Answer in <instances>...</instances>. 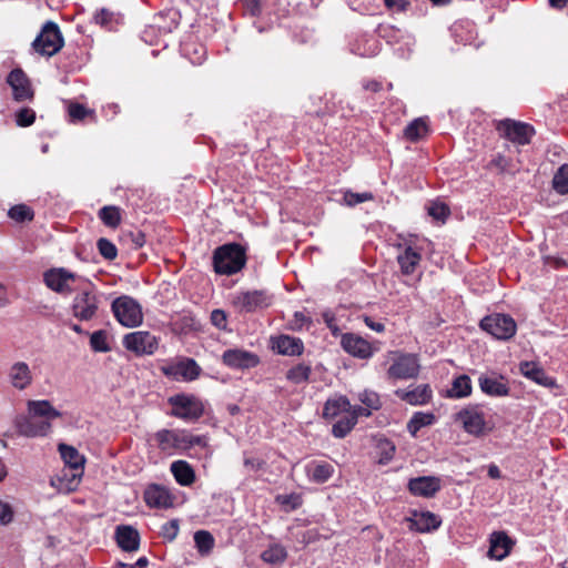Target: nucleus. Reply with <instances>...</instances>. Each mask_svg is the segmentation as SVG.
Instances as JSON below:
<instances>
[{
    "mask_svg": "<svg viewBox=\"0 0 568 568\" xmlns=\"http://www.w3.org/2000/svg\"><path fill=\"white\" fill-rule=\"evenodd\" d=\"M115 540L118 546L126 552H133L140 548V534L130 525H119L115 528Z\"/></svg>",
    "mask_w": 568,
    "mask_h": 568,
    "instance_id": "nucleus-24",
    "label": "nucleus"
},
{
    "mask_svg": "<svg viewBox=\"0 0 568 568\" xmlns=\"http://www.w3.org/2000/svg\"><path fill=\"white\" fill-rule=\"evenodd\" d=\"M274 500L285 513L294 511L303 505V497L298 493L278 494Z\"/></svg>",
    "mask_w": 568,
    "mask_h": 568,
    "instance_id": "nucleus-41",
    "label": "nucleus"
},
{
    "mask_svg": "<svg viewBox=\"0 0 568 568\" xmlns=\"http://www.w3.org/2000/svg\"><path fill=\"white\" fill-rule=\"evenodd\" d=\"M552 187L559 194L568 193V164H562L554 175Z\"/></svg>",
    "mask_w": 568,
    "mask_h": 568,
    "instance_id": "nucleus-50",
    "label": "nucleus"
},
{
    "mask_svg": "<svg viewBox=\"0 0 568 568\" xmlns=\"http://www.w3.org/2000/svg\"><path fill=\"white\" fill-rule=\"evenodd\" d=\"M395 395L413 406L426 405L433 397V390L428 384H420L413 389H397Z\"/></svg>",
    "mask_w": 568,
    "mask_h": 568,
    "instance_id": "nucleus-21",
    "label": "nucleus"
},
{
    "mask_svg": "<svg viewBox=\"0 0 568 568\" xmlns=\"http://www.w3.org/2000/svg\"><path fill=\"white\" fill-rule=\"evenodd\" d=\"M519 369L525 377L540 386L547 388H554L557 386L556 379L549 376L546 371L535 362H523L520 363Z\"/></svg>",
    "mask_w": 568,
    "mask_h": 568,
    "instance_id": "nucleus-23",
    "label": "nucleus"
},
{
    "mask_svg": "<svg viewBox=\"0 0 568 568\" xmlns=\"http://www.w3.org/2000/svg\"><path fill=\"white\" fill-rule=\"evenodd\" d=\"M508 163L509 161L505 155L497 154L494 159H491L489 165L497 168L503 173L507 171Z\"/></svg>",
    "mask_w": 568,
    "mask_h": 568,
    "instance_id": "nucleus-64",
    "label": "nucleus"
},
{
    "mask_svg": "<svg viewBox=\"0 0 568 568\" xmlns=\"http://www.w3.org/2000/svg\"><path fill=\"white\" fill-rule=\"evenodd\" d=\"M7 83L12 89V95L16 101L22 102L33 97L31 80L22 69H13L7 77Z\"/></svg>",
    "mask_w": 568,
    "mask_h": 568,
    "instance_id": "nucleus-15",
    "label": "nucleus"
},
{
    "mask_svg": "<svg viewBox=\"0 0 568 568\" xmlns=\"http://www.w3.org/2000/svg\"><path fill=\"white\" fill-rule=\"evenodd\" d=\"M312 367L310 364L298 363L286 372V379L293 384L300 385L310 381Z\"/></svg>",
    "mask_w": 568,
    "mask_h": 568,
    "instance_id": "nucleus-42",
    "label": "nucleus"
},
{
    "mask_svg": "<svg viewBox=\"0 0 568 568\" xmlns=\"http://www.w3.org/2000/svg\"><path fill=\"white\" fill-rule=\"evenodd\" d=\"M62 417V413L54 408L49 400L38 399V437L47 436L52 432L53 423Z\"/></svg>",
    "mask_w": 568,
    "mask_h": 568,
    "instance_id": "nucleus-20",
    "label": "nucleus"
},
{
    "mask_svg": "<svg viewBox=\"0 0 568 568\" xmlns=\"http://www.w3.org/2000/svg\"><path fill=\"white\" fill-rule=\"evenodd\" d=\"M193 538L195 548L202 557L209 556L212 552L215 546V539L210 531L197 530Z\"/></svg>",
    "mask_w": 568,
    "mask_h": 568,
    "instance_id": "nucleus-39",
    "label": "nucleus"
},
{
    "mask_svg": "<svg viewBox=\"0 0 568 568\" xmlns=\"http://www.w3.org/2000/svg\"><path fill=\"white\" fill-rule=\"evenodd\" d=\"M123 346L136 356L153 355L159 347V339L148 331H136L124 335Z\"/></svg>",
    "mask_w": 568,
    "mask_h": 568,
    "instance_id": "nucleus-10",
    "label": "nucleus"
},
{
    "mask_svg": "<svg viewBox=\"0 0 568 568\" xmlns=\"http://www.w3.org/2000/svg\"><path fill=\"white\" fill-rule=\"evenodd\" d=\"M176 440H174V448L187 449L194 446H201L204 440L201 436L192 435L186 430H176Z\"/></svg>",
    "mask_w": 568,
    "mask_h": 568,
    "instance_id": "nucleus-46",
    "label": "nucleus"
},
{
    "mask_svg": "<svg viewBox=\"0 0 568 568\" xmlns=\"http://www.w3.org/2000/svg\"><path fill=\"white\" fill-rule=\"evenodd\" d=\"M243 7L247 13L252 17H257L261 14V1L260 0H242Z\"/></svg>",
    "mask_w": 568,
    "mask_h": 568,
    "instance_id": "nucleus-61",
    "label": "nucleus"
},
{
    "mask_svg": "<svg viewBox=\"0 0 568 568\" xmlns=\"http://www.w3.org/2000/svg\"><path fill=\"white\" fill-rule=\"evenodd\" d=\"M64 45L60 27L53 21H47L38 32V54L52 57Z\"/></svg>",
    "mask_w": 568,
    "mask_h": 568,
    "instance_id": "nucleus-8",
    "label": "nucleus"
},
{
    "mask_svg": "<svg viewBox=\"0 0 568 568\" xmlns=\"http://www.w3.org/2000/svg\"><path fill=\"white\" fill-rule=\"evenodd\" d=\"M143 499L150 508L168 509L174 504V496L162 485L150 484L145 487Z\"/></svg>",
    "mask_w": 568,
    "mask_h": 568,
    "instance_id": "nucleus-17",
    "label": "nucleus"
},
{
    "mask_svg": "<svg viewBox=\"0 0 568 568\" xmlns=\"http://www.w3.org/2000/svg\"><path fill=\"white\" fill-rule=\"evenodd\" d=\"M471 390L473 386L470 377L463 374L453 379L452 386L445 390L444 397L460 399L468 397L471 394Z\"/></svg>",
    "mask_w": 568,
    "mask_h": 568,
    "instance_id": "nucleus-29",
    "label": "nucleus"
},
{
    "mask_svg": "<svg viewBox=\"0 0 568 568\" xmlns=\"http://www.w3.org/2000/svg\"><path fill=\"white\" fill-rule=\"evenodd\" d=\"M8 215L10 219H12L13 221H16L18 223H21L24 221H32L33 216H34L33 210L24 204H18V205L12 206L9 210Z\"/></svg>",
    "mask_w": 568,
    "mask_h": 568,
    "instance_id": "nucleus-51",
    "label": "nucleus"
},
{
    "mask_svg": "<svg viewBox=\"0 0 568 568\" xmlns=\"http://www.w3.org/2000/svg\"><path fill=\"white\" fill-rule=\"evenodd\" d=\"M222 363L232 369H250L260 364V357L250 351L230 348L222 354Z\"/></svg>",
    "mask_w": 568,
    "mask_h": 568,
    "instance_id": "nucleus-14",
    "label": "nucleus"
},
{
    "mask_svg": "<svg viewBox=\"0 0 568 568\" xmlns=\"http://www.w3.org/2000/svg\"><path fill=\"white\" fill-rule=\"evenodd\" d=\"M180 530V523L178 519H171L164 523L161 527L160 535L168 541H173Z\"/></svg>",
    "mask_w": 568,
    "mask_h": 568,
    "instance_id": "nucleus-56",
    "label": "nucleus"
},
{
    "mask_svg": "<svg viewBox=\"0 0 568 568\" xmlns=\"http://www.w3.org/2000/svg\"><path fill=\"white\" fill-rule=\"evenodd\" d=\"M271 304L272 295L265 290L239 292L232 297V305L239 313H254Z\"/></svg>",
    "mask_w": 568,
    "mask_h": 568,
    "instance_id": "nucleus-7",
    "label": "nucleus"
},
{
    "mask_svg": "<svg viewBox=\"0 0 568 568\" xmlns=\"http://www.w3.org/2000/svg\"><path fill=\"white\" fill-rule=\"evenodd\" d=\"M306 474L311 481L326 483L334 474V467L327 462H312L306 466Z\"/></svg>",
    "mask_w": 568,
    "mask_h": 568,
    "instance_id": "nucleus-31",
    "label": "nucleus"
},
{
    "mask_svg": "<svg viewBox=\"0 0 568 568\" xmlns=\"http://www.w3.org/2000/svg\"><path fill=\"white\" fill-rule=\"evenodd\" d=\"M435 423V415L433 413L416 412L413 414L407 423V432L416 437L417 433L426 426H430Z\"/></svg>",
    "mask_w": 568,
    "mask_h": 568,
    "instance_id": "nucleus-37",
    "label": "nucleus"
},
{
    "mask_svg": "<svg viewBox=\"0 0 568 568\" xmlns=\"http://www.w3.org/2000/svg\"><path fill=\"white\" fill-rule=\"evenodd\" d=\"M59 452L65 468L84 471L85 458L75 447L68 444H60Z\"/></svg>",
    "mask_w": 568,
    "mask_h": 568,
    "instance_id": "nucleus-32",
    "label": "nucleus"
},
{
    "mask_svg": "<svg viewBox=\"0 0 568 568\" xmlns=\"http://www.w3.org/2000/svg\"><path fill=\"white\" fill-rule=\"evenodd\" d=\"M429 132L427 118H417L404 129V138L409 142H418Z\"/></svg>",
    "mask_w": 568,
    "mask_h": 568,
    "instance_id": "nucleus-35",
    "label": "nucleus"
},
{
    "mask_svg": "<svg viewBox=\"0 0 568 568\" xmlns=\"http://www.w3.org/2000/svg\"><path fill=\"white\" fill-rule=\"evenodd\" d=\"M373 199L374 195L371 192L355 193L347 191L344 193V201L348 206H355L359 203L372 201Z\"/></svg>",
    "mask_w": 568,
    "mask_h": 568,
    "instance_id": "nucleus-55",
    "label": "nucleus"
},
{
    "mask_svg": "<svg viewBox=\"0 0 568 568\" xmlns=\"http://www.w3.org/2000/svg\"><path fill=\"white\" fill-rule=\"evenodd\" d=\"M261 559L272 565L283 564L287 559V550L281 544H271L261 554Z\"/></svg>",
    "mask_w": 568,
    "mask_h": 568,
    "instance_id": "nucleus-40",
    "label": "nucleus"
},
{
    "mask_svg": "<svg viewBox=\"0 0 568 568\" xmlns=\"http://www.w3.org/2000/svg\"><path fill=\"white\" fill-rule=\"evenodd\" d=\"M99 253L108 261H112L118 256L116 246L108 239L101 237L97 242Z\"/></svg>",
    "mask_w": 568,
    "mask_h": 568,
    "instance_id": "nucleus-54",
    "label": "nucleus"
},
{
    "mask_svg": "<svg viewBox=\"0 0 568 568\" xmlns=\"http://www.w3.org/2000/svg\"><path fill=\"white\" fill-rule=\"evenodd\" d=\"M359 400L371 410H376L381 407V399L378 394L372 390H364L361 393Z\"/></svg>",
    "mask_w": 568,
    "mask_h": 568,
    "instance_id": "nucleus-57",
    "label": "nucleus"
},
{
    "mask_svg": "<svg viewBox=\"0 0 568 568\" xmlns=\"http://www.w3.org/2000/svg\"><path fill=\"white\" fill-rule=\"evenodd\" d=\"M427 212L433 219L442 222L450 214L449 207L443 202H430L427 206Z\"/></svg>",
    "mask_w": 568,
    "mask_h": 568,
    "instance_id": "nucleus-53",
    "label": "nucleus"
},
{
    "mask_svg": "<svg viewBox=\"0 0 568 568\" xmlns=\"http://www.w3.org/2000/svg\"><path fill=\"white\" fill-rule=\"evenodd\" d=\"M11 385L18 389H24L32 383V374L29 366L23 362L14 363L9 371Z\"/></svg>",
    "mask_w": 568,
    "mask_h": 568,
    "instance_id": "nucleus-28",
    "label": "nucleus"
},
{
    "mask_svg": "<svg viewBox=\"0 0 568 568\" xmlns=\"http://www.w3.org/2000/svg\"><path fill=\"white\" fill-rule=\"evenodd\" d=\"M115 320L124 327H138L143 322L141 304L129 295H121L111 303Z\"/></svg>",
    "mask_w": 568,
    "mask_h": 568,
    "instance_id": "nucleus-4",
    "label": "nucleus"
},
{
    "mask_svg": "<svg viewBox=\"0 0 568 568\" xmlns=\"http://www.w3.org/2000/svg\"><path fill=\"white\" fill-rule=\"evenodd\" d=\"M68 115H69L70 122H72V123L81 122L87 116H90L92 120L95 119L94 110L89 109L85 105L78 103V102H69Z\"/></svg>",
    "mask_w": 568,
    "mask_h": 568,
    "instance_id": "nucleus-45",
    "label": "nucleus"
},
{
    "mask_svg": "<svg viewBox=\"0 0 568 568\" xmlns=\"http://www.w3.org/2000/svg\"><path fill=\"white\" fill-rule=\"evenodd\" d=\"M246 250L239 243H225L217 246L212 256L213 268L220 275L239 273L246 264Z\"/></svg>",
    "mask_w": 568,
    "mask_h": 568,
    "instance_id": "nucleus-1",
    "label": "nucleus"
},
{
    "mask_svg": "<svg viewBox=\"0 0 568 568\" xmlns=\"http://www.w3.org/2000/svg\"><path fill=\"white\" fill-rule=\"evenodd\" d=\"M341 345L346 353L361 359L372 357L376 351L368 341L354 333L343 334Z\"/></svg>",
    "mask_w": 568,
    "mask_h": 568,
    "instance_id": "nucleus-16",
    "label": "nucleus"
},
{
    "mask_svg": "<svg viewBox=\"0 0 568 568\" xmlns=\"http://www.w3.org/2000/svg\"><path fill=\"white\" fill-rule=\"evenodd\" d=\"M126 237L130 239L134 250L141 248L145 244V234L140 230L130 232Z\"/></svg>",
    "mask_w": 568,
    "mask_h": 568,
    "instance_id": "nucleus-60",
    "label": "nucleus"
},
{
    "mask_svg": "<svg viewBox=\"0 0 568 568\" xmlns=\"http://www.w3.org/2000/svg\"><path fill=\"white\" fill-rule=\"evenodd\" d=\"M101 304V294L94 284L88 283V286L79 290L72 298L70 312L74 318L80 322H90L98 317Z\"/></svg>",
    "mask_w": 568,
    "mask_h": 568,
    "instance_id": "nucleus-2",
    "label": "nucleus"
},
{
    "mask_svg": "<svg viewBox=\"0 0 568 568\" xmlns=\"http://www.w3.org/2000/svg\"><path fill=\"white\" fill-rule=\"evenodd\" d=\"M171 410L170 416L176 417L184 422H196L204 415V403L201 398L193 394L179 393L168 398Z\"/></svg>",
    "mask_w": 568,
    "mask_h": 568,
    "instance_id": "nucleus-3",
    "label": "nucleus"
},
{
    "mask_svg": "<svg viewBox=\"0 0 568 568\" xmlns=\"http://www.w3.org/2000/svg\"><path fill=\"white\" fill-rule=\"evenodd\" d=\"M376 33L389 44L398 43L405 38V31L386 23L378 24Z\"/></svg>",
    "mask_w": 568,
    "mask_h": 568,
    "instance_id": "nucleus-43",
    "label": "nucleus"
},
{
    "mask_svg": "<svg viewBox=\"0 0 568 568\" xmlns=\"http://www.w3.org/2000/svg\"><path fill=\"white\" fill-rule=\"evenodd\" d=\"M265 466V462L255 457H244V467L251 471H258Z\"/></svg>",
    "mask_w": 568,
    "mask_h": 568,
    "instance_id": "nucleus-62",
    "label": "nucleus"
},
{
    "mask_svg": "<svg viewBox=\"0 0 568 568\" xmlns=\"http://www.w3.org/2000/svg\"><path fill=\"white\" fill-rule=\"evenodd\" d=\"M120 16L106 8L97 10L93 14V21L95 24L101 26L106 30H112L115 24L119 23Z\"/></svg>",
    "mask_w": 568,
    "mask_h": 568,
    "instance_id": "nucleus-44",
    "label": "nucleus"
},
{
    "mask_svg": "<svg viewBox=\"0 0 568 568\" xmlns=\"http://www.w3.org/2000/svg\"><path fill=\"white\" fill-rule=\"evenodd\" d=\"M161 372L172 381L193 382L201 376L202 368L194 358L182 356L168 362Z\"/></svg>",
    "mask_w": 568,
    "mask_h": 568,
    "instance_id": "nucleus-6",
    "label": "nucleus"
},
{
    "mask_svg": "<svg viewBox=\"0 0 568 568\" xmlns=\"http://www.w3.org/2000/svg\"><path fill=\"white\" fill-rule=\"evenodd\" d=\"M479 327L499 341H509L517 332L515 320L503 313H494L485 316L479 322Z\"/></svg>",
    "mask_w": 568,
    "mask_h": 568,
    "instance_id": "nucleus-5",
    "label": "nucleus"
},
{
    "mask_svg": "<svg viewBox=\"0 0 568 568\" xmlns=\"http://www.w3.org/2000/svg\"><path fill=\"white\" fill-rule=\"evenodd\" d=\"M176 430L161 429L155 433L154 437L161 450L174 448V440H176Z\"/></svg>",
    "mask_w": 568,
    "mask_h": 568,
    "instance_id": "nucleus-52",
    "label": "nucleus"
},
{
    "mask_svg": "<svg viewBox=\"0 0 568 568\" xmlns=\"http://www.w3.org/2000/svg\"><path fill=\"white\" fill-rule=\"evenodd\" d=\"M351 408V402L346 396H336L326 400L323 416L324 418H335L342 413H348Z\"/></svg>",
    "mask_w": 568,
    "mask_h": 568,
    "instance_id": "nucleus-33",
    "label": "nucleus"
},
{
    "mask_svg": "<svg viewBox=\"0 0 568 568\" xmlns=\"http://www.w3.org/2000/svg\"><path fill=\"white\" fill-rule=\"evenodd\" d=\"M13 518V511L9 504L0 501V521L3 525L9 524Z\"/></svg>",
    "mask_w": 568,
    "mask_h": 568,
    "instance_id": "nucleus-63",
    "label": "nucleus"
},
{
    "mask_svg": "<svg viewBox=\"0 0 568 568\" xmlns=\"http://www.w3.org/2000/svg\"><path fill=\"white\" fill-rule=\"evenodd\" d=\"M170 470L181 486H191L195 479V471L186 460H175L171 464Z\"/></svg>",
    "mask_w": 568,
    "mask_h": 568,
    "instance_id": "nucleus-30",
    "label": "nucleus"
},
{
    "mask_svg": "<svg viewBox=\"0 0 568 568\" xmlns=\"http://www.w3.org/2000/svg\"><path fill=\"white\" fill-rule=\"evenodd\" d=\"M414 518H408L409 528L418 532H429L436 530L442 525V518L432 511H413Z\"/></svg>",
    "mask_w": 568,
    "mask_h": 568,
    "instance_id": "nucleus-25",
    "label": "nucleus"
},
{
    "mask_svg": "<svg viewBox=\"0 0 568 568\" xmlns=\"http://www.w3.org/2000/svg\"><path fill=\"white\" fill-rule=\"evenodd\" d=\"M420 260V253H418L412 246H406L404 252L397 256V262L400 266V271L405 275L413 274L417 265L419 264Z\"/></svg>",
    "mask_w": 568,
    "mask_h": 568,
    "instance_id": "nucleus-34",
    "label": "nucleus"
},
{
    "mask_svg": "<svg viewBox=\"0 0 568 568\" xmlns=\"http://www.w3.org/2000/svg\"><path fill=\"white\" fill-rule=\"evenodd\" d=\"M82 470H74L72 468L63 467L57 475L51 477L50 484L54 487L59 493L70 494L75 491L81 483Z\"/></svg>",
    "mask_w": 568,
    "mask_h": 568,
    "instance_id": "nucleus-19",
    "label": "nucleus"
},
{
    "mask_svg": "<svg viewBox=\"0 0 568 568\" xmlns=\"http://www.w3.org/2000/svg\"><path fill=\"white\" fill-rule=\"evenodd\" d=\"M210 320L217 329L227 331V315L223 310H213Z\"/></svg>",
    "mask_w": 568,
    "mask_h": 568,
    "instance_id": "nucleus-58",
    "label": "nucleus"
},
{
    "mask_svg": "<svg viewBox=\"0 0 568 568\" xmlns=\"http://www.w3.org/2000/svg\"><path fill=\"white\" fill-rule=\"evenodd\" d=\"M455 422H459L469 435L480 437L486 433L485 414L478 405H468L455 414Z\"/></svg>",
    "mask_w": 568,
    "mask_h": 568,
    "instance_id": "nucleus-11",
    "label": "nucleus"
},
{
    "mask_svg": "<svg viewBox=\"0 0 568 568\" xmlns=\"http://www.w3.org/2000/svg\"><path fill=\"white\" fill-rule=\"evenodd\" d=\"M272 348L284 356H300L304 352V343L300 337L283 334L272 338Z\"/></svg>",
    "mask_w": 568,
    "mask_h": 568,
    "instance_id": "nucleus-22",
    "label": "nucleus"
},
{
    "mask_svg": "<svg viewBox=\"0 0 568 568\" xmlns=\"http://www.w3.org/2000/svg\"><path fill=\"white\" fill-rule=\"evenodd\" d=\"M496 130L500 136L519 145H526L530 143L531 138L536 133L532 125L511 119L499 121L497 123Z\"/></svg>",
    "mask_w": 568,
    "mask_h": 568,
    "instance_id": "nucleus-9",
    "label": "nucleus"
},
{
    "mask_svg": "<svg viewBox=\"0 0 568 568\" xmlns=\"http://www.w3.org/2000/svg\"><path fill=\"white\" fill-rule=\"evenodd\" d=\"M513 546L514 541L505 531L493 532L488 556L496 560H503L509 555Z\"/></svg>",
    "mask_w": 568,
    "mask_h": 568,
    "instance_id": "nucleus-26",
    "label": "nucleus"
},
{
    "mask_svg": "<svg viewBox=\"0 0 568 568\" xmlns=\"http://www.w3.org/2000/svg\"><path fill=\"white\" fill-rule=\"evenodd\" d=\"M376 450L377 464L385 466L393 460L396 453V446L390 439L383 437L377 440Z\"/></svg>",
    "mask_w": 568,
    "mask_h": 568,
    "instance_id": "nucleus-38",
    "label": "nucleus"
},
{
    "mask_svg": "<svg viewBox=\"0 0 568 568\" xmlns=\"http://www.w3.org/2000/svg\"><path fill=\"white\" fill-rule=\"evenodd\" d=\"M478 383H479V387H480L481 392L489 396H496V397L507 396L510 390L508 384L505 382V377L501 375H499V376L481 375L478 378Z\"/></svg>",
    "mask_w": 568,
    "mask_h": 568,
    "instance_id": "nucleus-27",
    "label": "nucleus"
},
{
    "mask_svg": "<svg viewBox=\"0 0 568 568\" xmlns=\"http://www.w3.org/2000/svg\"><path fill=\"white\" fill-rule=\"evenodd\" d=\"M36 113L33 110L23 108L17 112L16 122L19 126H29L34 122Z\"/></svg>",
    "mask_w": 568,
    "mask_h": 568,
    "instance_id": "nucleus-59",
    "label": "nucleus"
},
{
    "mask_svg": "<svg viewBox=\"0 0 568 568\" xmlns=\"http://www.w3.org/2000/svg\"><path fill=\"white\" fill-rule=\"evenodd\" d=\"M90 347L97 353H108L111 347L108 343V333L104 329H99L90 335Z\"/></svg>",
    "mask_w": 568,
    "mask_h": 568,
    "instance_id": "nucleus-49",
    "label": "nucleus"
},
{
    "mask_svg": "<svg viewBox=\"0 0 568 568\" xmlns=\"http://www.w3.org/2000/svg\"><path fill=\"white\" fill-rule=\"evenodd\" d=\"M80 276L64 267H52L43 273V282L51 291L67 296L73 292L70 282H74Z\"/></svg>",
    "mask_w": 568,
    "mask_h": 568,
    "instance_id": "nucleus-12",
    "label": "nucleus"
},
{
    "mask_svg": "<svg viewBox=\"0 0 568 568\" xmlns=\"http://www.w3.org/2000/svg\"><path fill=\"white\" fill-rule=\"evenodd\" d=\"M420 365L414 354H400L387 369V375L393 379H410L418 376Z\"/></svg>",
    "mask_w": 568,
    "mask_h": 568,
    "instance_id": "nucleus-13",
    "label": "nucleus"
},
{
    "mask_svg": "<svg viewBox=\"0 0 568 568\" xmlns=\"http://www.w3.org/2000/svg\"><path fill=\"white\" fill-rule=\"evenodd\" d=\"M99 217L104 225L109 227H116L121 222V212L118 206L106 205L100 209Z\"/></svg>",
    "mask_w": 568,
    "mask_h": 568,
    "instance_id": "nucleus-47",
    "label": "nucleus"
},
{
    "mask_svg": "<svg viewBox=\"0 0 568 568\" xmlns=\"http://www.w3.org/2000/svg\"><path fill=\"white\" fill-rule=\"evenodd\" d=\"M356 425V417L344 416L339 418L332 427V435L336 438H344Z\"/></svg>",
    "mask_w": 568,
    "mask_h": 568,
    "instance_id": "nucleus-48",
    "label": "nucleus"
},
{
    "mask_svg": "<svg viewBox=\"0 0 568 568\" xmlns=\"http://www.w3.org/2000/svg\"><path fill=\"white\" fill-rule=\"evenodd\" d=\"M442 488V480L436 476H419L410 478L408 491L416 497L433 498Z\"/></svg>",
    "mask_w": 568,
    "mask_h": 568,
    "instance_id": "nucleus-18",
    "label": "nucleus"
},
{
    "mask_svg": "<svg viewBox=\"0 0 568 568\" xmlns=\"http://www.w3.org/2000/svg\"><path fill=\"white\" fill-rule=\"evenodd\" d=\"M28 416H18L16 419V427L19 434L24 435L27 437L36 436V427L33 424V417L36 416V400L28 402Z\"/></svg>",
    "mask_w": 568,
    "mask_h": 568,
    "instance_id": "nucleus-36",
    "label": "nucleus"
}]
</instances>
